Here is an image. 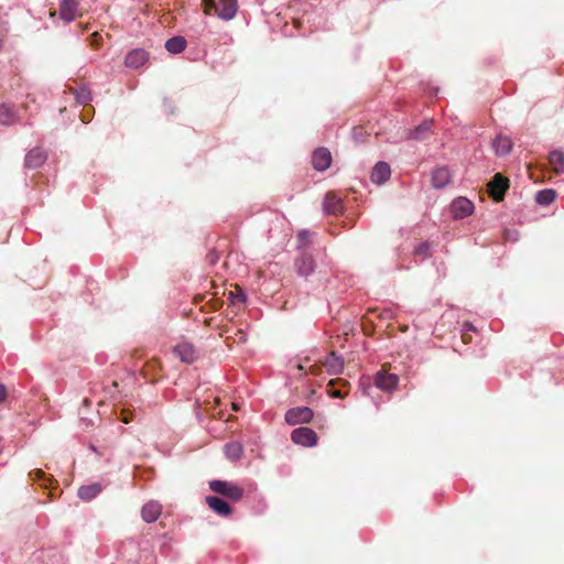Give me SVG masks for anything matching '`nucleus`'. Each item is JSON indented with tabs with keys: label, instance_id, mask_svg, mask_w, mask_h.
Instances as JSON below:
<instances>
[{
	"label": "nucleus",
	"instance_id": "obj_1",
	"mask_svg": "<svg viewBox=\"0 0 564 564\" xmlns=\"http://www.w3.org/2000/svg\"><path fill=\"white\" fill-rule=\"evenodd\" d=\"M202 3L205 14H210L212 10H215L216 14L225 21L232 20L238 10L237 0H219L217 3L215 0H203Z\"/></svg>",
	"mask_w": 564,
	"mask_h": 564
},
{
	"label": "nucleus",
	"instance_id": "obj_2",
	"mask_svg": "<svg viewBox=\"0 0 564 564\" xmlns=\"http://www.w3.org/2000/svg\"><path fill=\"white\" fill-rule=\"evenodd\" d=\"M209 488L232 501H239L243 496V489L240 486L225 480H213L209 482Z\"/></svg>",
	"mask_w": 564,
	"mask_h": 564
},
{
	"label": "nucleus",
	"instance_id": "obj_3",
	"mask_svg": "<svg viewBox=\"0 0 564 564\" xmlns=\"http://www.w3.org/2000/svg\"><path fill=\"white\" fill-rule=\"evenodd\" d=\"M294 268L300 276L307 278L316 268L314 257L306 250L301 251L294 261Z\"/></svg>",
	"mask_w": 564,
	"mask_h": 564
},
{
	"label": "nucleus",
	"instance_id": "obj_4",
	"mask_svg": "<svg viewBox=\"0 0 564 564\" xmlns=\"http://www.w3.org/2000/svg\"><path fill=\"white\" fill-rule=\"evenodd\" d=\"M313 416L314 414L311 408L296 406L288 410L284 419L289 425H297L311 422Z\"/></svg>",
	"mask_w": 564,
	"mask_h": 564
},
{
	"label": "nucleus",
	"instance_id": "obj_5",
	"mask_svg": "<svg viewBox=\"0 0 564 564\" xmlns=\"http://www.w3.org/2000/svg\"><path fill=\"white\" fill-rule=\"evenodd\" d=\"M509 188V180L502 174L497 173L488 183V192L494 200L500 202L503 199L507 189Z\"/></svg>",
	"mask_w": 564,
	"mask_h": 564
},
{
	"label": "nucleus",
	"instance_id": "obj_6",
	"mask_svg": "<svg viewBox=\"0 0 564 564\" xmlns=\"http://www.w3.org/2000/svg\"><path fill=\"white\" fill-rule=\"evenodd\" d=\"M291 440L297 445L312 447L317 444L318 436L312 429L297 427L292 431Z\"/></svg>",
	"mask_w": 564,
	"mask_h": 564
},
{
	"label": "nucleus",
	"instance_id": "obj_7",
	"mask_svg": "<svg viewBox=\"0 0 564 564\" xmlns=\"http://www.w3.org/2000/svg\"><path fill=\"white\" fill-rule=\"evenodd\" d=\"M399 382V377L395 373L388 372L386 365L382 366V369L376 375L375 383L376 386L383 391H392L397 388Z\"/></svg>",
	"mask_w": 564,
	"mask_h": 564
},
{
	"label": "nucleus",
	"instance_id": "obj_8",
	"mask_svg": "<svg viewBox=\"0 0 564 564\" xmlns=\"http://www.w3.org/2000/svg\"><path fill=\"white\" fill-rule=\"evenodd\" d=\"M324 210L327 214L338 216L344 213L343 199L334 192H328L324 198Z\"/></svg>",
	"mask_w": 564,
	"mask_h": 564
},
{
	"label": "nucleus",
	"instance_id": "obj_9",
	"mask_svg": "<svg viewBox=\"0 0 564 564\" xmlns=\"http://www.w3.org/2000/svg\"><path fill=\"white\" fill-rule=\"evenodd\" d=\"M451 210L455 218H465L473 213L474 204L465 197H459L452 203Z\"/></svg>",
	"mask_w": 564,
	"mask_h": 564
},
{
	"label": "nucleus",
	"instance_id": "obj_10",
	"mask_svg": "<svg viewBox=\"0 0 564 564\" xmlns=\"http://www.w3.org/2000/svg\"><path fill=\"white\" fill-rule=\"evenodd\" d=\"M149 59V54L142 48H134L126 56L124 64L129 68H139Z\"/></svg>",
	"mask_w": 564,
	"mask_h": 564
},
{
	"label": "nucleus",
	"instance_id": "obj_11",
	"mask_svg": "<svg viewBox=\"0 0 564 564\" xmlns=\"http://www.w3.org/2000/svg\"><path fill=\"white\" fill-rule=\"evenodd\" d=\"M332 163L330 152L326 148H319L312 155V164L317 171H325Z\"/></svg>",
	"mask_w": 564,
	"mask_h": 564
},
{
	"label": "nucleus",
	"instance_id": "obj_12",
	"mask_svg": "<svg viewBox=\"0 0 564 564\" xmlns=\"http://www.w3.org/2000/svg\"><path fill=\"white\" fill-rule=\"evenodd\" d=\"M206 503L218 516L229 517L232 512L231 507L219 497L208 496L206 497Z\"/></svg>",
	"mask_w": 564,
	"mask_h": 564
},
{
	"label": "nucleus",
	"instance_id": "obj_13",
	"mask_svg": "<svg viewBox=\"0 0 564 564\" xmlns=\"http://www.w3.org/2000/svg\"><path fill=\"white\" fill-rule=\"evenodd\" d=\"M329 397L343 399L348 394V382L344 379L330 380L326 387Z\"/></svg>",
	"mask_w": 564,
	"mask_h": 564
},
{
	"label": "nucleus",
	"instance_id": "obj_14",
	"mask_svg": "<svg viewBox=\"0 0 564 564\" xmlns=\"http://www.w3.org/2000/svg\"><path fill=\"white\" fill-rule=\"evenodd\" d=\"M174 354L186 364H192L196 359V350L189 343H180L174 347Z\"/></svg>",
	"mask_w": 564,
	"mask_h": 564
},
{
	"label": "nucleus",
	"instance_id": "obj_15",
	"mask_svg": "<svg viewBox=\"0 0 564 564\" xmlns=\"http://www.w3.org/2000/svg\"><path fill=\"white\" fill-rule=\"evenodd\" d=\"M323 365L326 367L329 375H339L344 369V360L341 357L337 356L335 351L328 354Z\"/></svg>",
	"mask_w": 564,
	"mask_h": 564
},
{
	"label": "nucleus",
	"instance_id": "obj_16",
	"mask_svg": "<svg viewBox=\"0 0 564 564\" xmlns=\"http://www.w3.org/2000/svg\"><path fill=\"white\" fill-rule=\"evenodd\" d=\"M45 151L41 148H34L25 156V166L29 169H37L45 162Z\"/></svg>",
	"mask_w": 564,
	"mask_h": 564
},
{
	"label": "nucleus",
	"instance_id": "obj_17",
	"mask_svg": "<svg viewBox=\"0 0 564 564\" xmlns=\"http://www.w3.org/2000/svg\"><path fill=\"white\" fill-rule=\"evenodd\" d=\"M161 512H162L161 505L156 501H150L143 506V508L141 510V516L145 522L151 523V522H154L158 520Z\"/></svg>",
	"mask_w": 564,
	"mask_h": 564
},
{
	"label": "nucleus",
	"instance_id": "obj_18",
	"mask_svg": "<svg viewBox=\"0 0 564 564\" xmlns=\"http://www.w3.org/2000/svg\"><path fill=\"white\" fill-rule=\"evenodd\" d=\"M452 178V174L447 167H437L432 173V184L435 188H444Z\"/></svg>",
	"mask_w": 564,
	"mask_h": 564
},
{
	"label": "nucleus",
	"instance_id": "obj_19",
	"mask_svg": "<svg viewBox=\"0 0 564 564\" xmlns=\"http://www.w3.org/2000/svg\"><path fill=\"white\" fill-rule=\"evenodd\" d=\"M78 3L76 0H63L59 7V15L63 20L70 22L77 15Z\"/></svg>",
	"mask_w": 564,
	"mask_h": 564
},
{
	"label": "nucleus",
	"instance_id": "obj_20",
	"mask_svg": "<svg viewBox=\"0 0 564 564\" xmlns=\"http://www.w3.org/2000/svg\"><path fill=\"white\" fill-rule=\"evenodd\" d=\"M390 166L384 162H378L371 172V180L377 184H382L390 177Z\"/></svg>",
	"mask_w": 564,
	"mask_h": 564
},
{
	"label": "nucleus",
	"instance_id": "obj_21",
	"mask_svg": "<svg viewBox=\"0 0 564 564\" xmlns=\"http://www.w3.org/2000/svg\"><path fill=\"white\" fill-rule=\"evenodd\" d=\"M433 121L432 120H425L420 126H417L414 130L410 131V135L414 140H425L431 134Z\"/></svg>",
	"mask_w": 564,
	"mask_h": 564
},
{
	"label": "nucleus",
	"instance_id": "obj_22",
	"mask_svg": "<svg viewBox=\"0 0 564 564\" xmlns=\"http://www.w3.org/2000/svg\"><path fill=\"white\" fill-rule=\"evenodd\" d=\"M494 148L496 154L506 155L512 149V141L509 137L500 134L494 140Z\"/></svg>",
	"mask_w": 564,
	"mask_h": 564
},
{
	"label": "nucleus",
	"instance_id": "obj_23",
	"mask_svg": "<svg viewBox=\"0 0 564 564\" xmlns=\"http://www.w3.org/2000/svg\"><path fill=\"white\" fill-rule=\"evenodd\" d=\"M549 164L552 170L560 174L564 172V152L554 150L549 155Z\"/></svg>",
	"mask_w": 564,
	"mask_h": 564
},
{
	"label": "nucleus",
	"instance_id": "obj_24",
	"mask_svg": "<svg viewBox=\"0 0 564 564\" xmlns=\"http://www.w3.org/2000/svg\"><path fill=\"white\" fill-rule=\"evenodd\" d=\"M100 491H101V486L99 484L82 486L78 489V497L83 500L89 501V500L94 499Z\"/></svg>",
	"mask_w": 564,
	"mask_h": 564
},
{
	"label": "nucleus",
	"instance_id": "obj_25",
	"mask_svg": "<svg viewBox=\"0 0 564 564\" xmlns=\"http://www.w3.org/2000/svg\"><path fill=\"white\" fill-rule=\"evenodd\" d=\"M165 48L173 54L181 53L186 48V40L183 36H173L165 42Z\"/></svg>",
	"mask_w": 564,
	"mask_h": 564
},
{
	"label": "nucleus",
	"instance_id": "obj_26",
	"mask_svg": "<svg viewBox=\"0 0 564 564\" xmlns=\"http://www.w3.org/2000/svg\"><path fill=\"white\" fill-rule=\"evenodd\" d=\"M15 115L12 108L8 105L0 106V124L9 126L14 123Z\"/></svg>",
	"mask_w": 564,
	"mask_h": 564
},
{
	"label": "nucleus",
	"instance_id": "obj_27",
	"mask_svg": "<svg viewBox=\"0 0 564 564\" xmlns=\"http://www.w3.org/2000/svg\"><path fill=\"white\" fill-rule=\"evenodd\" d=\"M226 456L231 460H237L242 455V446L237 442L228 443L225 445Z\"/></svg>",
	"mask_w": 564,
	"mask_h": 564
},
{
	"label": "nucleus",
	"instance_id": "obj_28",
	"mask_svg": "<svg viewBox=\"0 0 564 564\" xmlns=\"http://www.w3.org/2000/svg\"><path fill=\"white\" fill-rule=\"evenodd\" d=\"M556 193L553 189L539 191L535 195V200L540 205H550L554 202Z\"/></svg>",
	"mask_w": 564,
	"mask_h": 564
},
{
	"label": "nucleus",
	"instance_id": "obj_29",
	"mask_svg": "<svg viewBox=\"0 0 564 564\" xmlns=\"http://www.w3.org/2000/svg\"><path fill=\"white\" fill-rule=\"evenodd\" d=\"M312 236L313 234L310 230H301L297 234V249L300 252L306 250V248L311 245Z\"/></svg>",
	"mask_w": 564,
	"mask_h": 564
},
{
	"label": "nucleus",
	"instance_id": "obj_30",
	"mask_svg": "<svg viewBox=\"0 0 564 564\" xmlns=\"http://www.w3.org/2000/svg\"><path fill=\"white\" fill-rule=\"evenodd\" d=\"M75 99L78 104L86 105L88 101L91 100V93L86 87H80L78 89L74 90Z\"/></svg>",
	"mask_w": 564,
	"mask_h": 564
},
{
	"label": "nucleus",
	"instance_id": "obj_31",
	"mask_svg": "<svg viewBox=\"0 0 564 564\" xmlns=\"http://www.w3.org/2000/svg\"><path fill=\"white\" fill-rule=\"evenodd\" d=\"M431 243L430 242H421L415 247L414 253L417 256L427 257L430 256Z\"/></svg>",
	"mask_w": 564,
	"mask_h": 564
},
{
	"label": "nucleus",
	"instance_id": "obj_32",
	"mask_svg": "<svg viewBox=\"0 0 564 564\" xmlns=\"http://www.w3.org/2000/svg\"><path fill=\"white\" fill-rule=\"evenodd\" d=\"M30 476L34 479H46L45 473L42 469H35L30 473Z\"/></svg>",
	"mask_w": 564,
	"mask_h": 564
},
{
	"label": "nucleus",
	"instance_id": "obj_33",
	"mask_svg": "<svg viewBox=\"0 0 564 564\" xmlns=\"http://www.w3.org/2000/svg\"><path fill=\"white\" fill-rule=\"evenodd\" d=\"M100 40H101V36H100L97 32H94V33L91 34V45H93L94 47H96V48H97V47H99V45H100Z\"/></svg>",
	"mask_w": 564,
	"mask_h": 564
},
{
	"label": "nucleus",
	"instance_id": "obj_34",
	"mask_svg": "<svg viewBox=\"0 0 564 564\" xmlns=\"http://www.w3.org/2000/svg\"><path fill=\"white\" fill-rule=\"evenodd\" d=\"M120 420L123 422V423H129L131 422L132 417H131V413L122 410L121 412V416H120Z\"/></svg>",
	"mask_w": 564,
	"mask_h": 564
},
{
	"label": "nucleus",
	"instance_id": "obj_35",
	"mask_svg": "<svg viewBox=\"0 0 564 564\" xmlns=\"http://www.w3.org/2000/svg\"><path fill=\"white\" fill-rule=\"evenodd\" d=\"M7 397V389L3 384H0V402H2Z\"/></svg>",
	"mask_w": 564,
	"mask_h": 564
},
{
	"label": "nucleus",
	"instance_id": "obj_36",
	"mask_svg": "<svg viewBox=\"0 0 564 564\" xmlns=\"http://www.w3.org/2000/svg\"><path fill=\"white\" fill-rule=\"evenodd\" d=\"M7 34H8V30H3L2 34H0V51L3 47L4 39H6Z\"/></svg>",
	"mask_w": 564,
	"mask_h": 564
},
{
	"label": "nucleus",
	"instance_id": "obj_37",
	"mask_svg": "<svg viewBox=\"0 0 564 564\" xmlns=\"http://www.w3.org/2000/svg\"><path fill=\"white\" fill-rule=\"evenodd\" d=\"M318 370H319V366L314 365V366H312V367H311V370H310V371H311V373H313V375H317V373H318Z\"/></svg>",
	"mask_w": 564,
	"mask_h": 564
},
{
	"label": "nucleus",
	"instance_id": "obj_38",
	"mask_svg": "<svg viewBox=\"0 0 564 564\" xmlns=\"http://www.w3.org/2000/svg\"><path fill=\"white\" fill-rule=\"evenodd\" d=\"M237 297L239 299V301L243 302L245 301V295L241 294V292L239 291V294L237 295Z\"/></svg>",
	"mask_w": 564,
	"mask_h": 564
},
{
	"label": "nucleus",
	"instance_id": "obj_39",
	"mask_svg": "<svg viewBox=\"0 0 564 564\" xmlns=\"http://www.w3.org/2000/svg\"><path fill=\"white\" fill-rule=\"evenodd\" d=\"M156 365H158V362H156V361H152V362H149L147 367H148V368H152V367H154V366H156Z\"/></svg>",
	"mask_w": 564,
	"mask_h": 564
},
{
	"label": "nucleus",
	"instance_id": "obj_40",
	"mask_svg": "<svg viewBox=\"0 0 564 564\" xmlns=\"http://www.w3.org/2000/svg\"><path fill=\"white\" fill-rule=\"evenodd\" d=\"M84 404H85L86 406H88V405H89V400H88V399H84Z\"/></svg>",
	"mask_w": 564,
	"mask_h": 564
},
{
	"label": "nucleus",
	"instance_id": "obj_41",
	"mask_svg": "<svg viewBox=\"0 0 564 564\" xmlns=\"http://www.w3.org/2000/svg\"><path fill=\"white\" fill-rule=\"evenodd\" d=\"M232 409H234L235 411H237L239 408H238V405H237L236 403H232Z\"/></svg>",
	"mask_w": 564,
	"mask_h": 564
}]
</instances>
